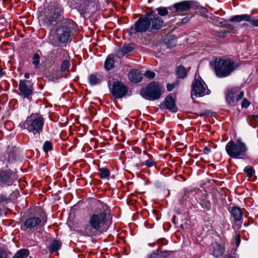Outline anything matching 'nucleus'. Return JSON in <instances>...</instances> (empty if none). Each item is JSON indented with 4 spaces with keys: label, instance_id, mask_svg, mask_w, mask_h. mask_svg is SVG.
<instances>
[{
    "label": "nucleus",
    "instance_id": "49530a36",
    "mask_svg": "<svg viewBox=\"0 0 258 258\" xmlns=\"http://www.w3.org/2000/svg\"><path fill=\"white\" fill-rule=\"evenodd\" d=\"M235 240H236V246H238L239 245L240 242V237L239 235L236 236Z\"/></svg>",
    "mask_w": 258,
    "mask_h": 258
},
{
    "label": "nucleus",
    "instance_id": "f8f14e48",
    "mask_svg": "<svg viewBox=\"0 0 258 258\" xmlns=\"http://www.w3.org/2000/svg\"><path fill=\"white\" fill-rule=\"evenodd\" d=\"M27 82L25 80H20L18 89L23 97L29 99L33 94V89L31 86L27 85Z\"/></svg>",
    "mask_w": 258,
    "mask_h": 258
},
{
    "label": "nucleus",
    "instance_id": "09e8293b",
    "mask_svg": "<svg viewBox=\"0 0 258 258\" xmlns=\"http://www.w3.org/2000/svg\"><path fill=\"white\" fill-rule=\"evenodd\" d=\"M226 33H227L226 31H221L220 32V34L218 35V36L221 37H224L225 36V35L226 34Z\"/></svg>",
    "mask_w": 258,
    "mask_h": 258
},
{
    "label": "nucleus",
    "instance_id": "8fccbe9b",
    "mask_svg": "<svg viewBox=\"0 0 258 258\" xmlns=\"http://www.w3.org/2000/svg\"><path fill=\"white\" fill-rule=\"evenodd\" d=\"M252 117L253 120L256 121L258 122V115H253L252 116Z\"/></svg>",
    "mask_w": 258,
    "mask_h": 258
},
{
    "label": "nucleus",
    "instance_id": "e433bc0d",
    "mask_svg": "<svg viewBox=\"0 0 258 258\" xmlns=\"http://www.w3.org/2000/svg\"><path fill=\"white\" fill-rule=\"evenodd\" d=\"M250 104V103L249 101L246 99H244L242 102L241 106L243 108H247L249 106Z\"/></svg>",
    "mask_w": 258,
    "mask_h": 258
},
{
    "label": "nucleus",
    "instance_id": "13d9d810",
    "mask_svg": "<svg viewBox=\"0 0 258 258\" xmlns=\"http://www.w3.org/2000/svg\"><path fill=\"white\" fill-rule=\"evenodd\" d=\"M204 114V113H202L201 114V115H203Z\"/></svg>",
    "mask_w": 258,
    "mask_h": 258
},
{
    "label": "nucleus",
    "instance_id": "b1692460",
    "mask_svg": "<svg viewBox=\"0 0 258 258\" xmlns=\"http://www.w3.org/2000/svg\"><path fill=\"white\" fill-rule=\"evenodd\" d=\"M176 74L177 78L181 79L185 78L187 75L185 68L182 65H180L177 68Z\"/></svg>",
    "mask_w": 258,
    "mask_h": 258
},
{
    "label": "nucleus",
    "instance_id": "603ef678",
    "mask_svg": "<svg viewBox=\"0 0 258 258\" xmlns=\"http://www.w3.org/2000/svg\"><path fill=\"white\" fill-rule=\"evenodd\" d=\"M201 10H202V13H206L207 12V9L205 8H202L201 9Z\"/></svg>",
    "mask_w": 258,
    "mask_h": 258
},
{
    "label": "nucleus",
    "instance_id": "79ce46f5",
    "mask_svg": "<svg viewBox=\"0 0 258 258\" xmlns=\"http://www.w3.org/2000/svg\"><path fill=\"white\" fill-rule=\"evenodd\" d=\"M191 18V16L190 17H186L185 18H183V19H182L181 20V23L182 24H185Z\"/></svg>",
    "mask_w": 258,
    "mask_h": 258
},
{
    "label": "nucleus",
    "instance_id": "a878e982",
    "mask_svg": "<svg viewBox=\"0 0 258 258\" xmlns=\"http://www.w3.org/2000/svg\"><path fill=\"white\" fill-rule=\"evenodd\" d=\"M61 245L60 243L57 240H54L50 244L49 250L50 252H54L59 249Z\"/></svg>",
    "mask_w": 258,
    "mask_h": 258
},
{
    "label": "nucleus",
    "instance_id": "4468645a",
    "mask_svg": "<svg viewBox=\"0 0 258 258\" xmlns=\"http://www.w3.org/2000/svg\"><path fill=\"white\" fill-rule=\"evenodd\" d=\"M41 222L38 217H31L27 219L24 222V225L21 227V229L26 231L27 229H32L38 225Z\"/></svg>",
    "mask_w": 258,
    "mask_h": 258
},
{
    "label": "nucleus",
    "instance_id": "7c9ffc66",
    "mask_svg": "<svg viewBox=\"0 0 258 258\" xmlns=\"http://www.w3.org/2000/svg\"><path fill=\"white\" fill-rule=\"evenodd\" d=\"M244 172L246 173L248 177H251L255 173L253 167L250 166H246L244 169Z\"/></svg>",
    "mask_w": 258,
    "mask_h": 258
},
{
    "label": "nucleus",
    "instance_id": "a19ab883",
    "mask_svg": "<svg viewBox=\"0 0 258 258\" xmlns=\"http://www.w3.org/2000/svg\"><path fill=\"white\" fill-rule=\"evenodd\" d=\"M161 256V255L160 254L157 252H153L149 258H160Z\"/></svg>",
    "mask_w": 258,
    "mask_h": 258
},
{
    "label": "nucleus",
    "instance_id": "c03bdc74",
    "mask_svg": "<svg viewBox=\"0 0 258 258\" xmlns=\"http://www.w3.org/2000/svg\"><path fill=\"white\" fill-rule=\"evenodd\" d=\"M211 150L207 147H205L203 149V152L205 154H209L211 152Z\"/></svg>",
    "mask_w": 258,
    "mask_h": 258
},
{
    "label": "nucleus",
    "instance_id": "0eeeda50",
    "mask_svg": "<svg viewBox=\"0 0 258 258\" xmlns=\"http://www.w3.org/2000/svg\"><path fill=\"white\" fill-rule=\"evenodd\" d=\"M142 93L149 99H158L161 95V88L158 83L152 82L147 86Z\"/></svg>",
    "mask_w": 258,
    "mask_h": 258
},
{
    "label": "nucleus",
    "instance_id": "9d476101",
    "mask_svg": "<svg viewBox=\"0 0 258 258\" xmlns=\"http://www.w3.org/2000/svg\"><path fill=\"white\" fill-rule=\"evenodd\" d=\"M244 96L243 92L241 91L239 94H236V89H232L227 91L226 101L230 105H235L237 102L242 99Z\"/></svg>",
    "mask_w": 258,
    "mask_h": 258
},
{
    "label": "nucleus",
    "instance_id": "412c9836",
    "mask_svg": "<svg viewBox=\"0 0 258 258\" xmlns=\"http://www.w3.org/2000/svg\"><path fill=\"white\" fill-rule=\"evenodd\" d=\"M133 47L128 44L124 45L123 46L117 51V54L119 57L123 56L125 54L133 51Z\"/></svg>",
    "mask_w": 258,
    "mask_h": 258
},
{
    "label": "nucleus",
    "instance_id": "4c0bfd02",
    "mask_svg": "<svg viewBox=\"0 0 258 258\" xmlns=\"http://www.w3.org/2000/svg\"><path fill=\"white\" fill-rule=\"evenodd\" d=\"M10 200V199L9 197L6 196L4 195H0V202L2 203L3 202H6Z\"/></svg>",
    "mask_w": 258,
    "mask_h": 258
},
{
    "label": "nucleus",
    "instance_id": "c756f323",
    "mask_svg": "<svg viewBox=\"0 0 258 258\" xmlns=\"http://www.w3.org/2000/svg\"><path fill=\"white\" fill-rule=\"evenodd\" d=\"M32 63L34 65L35 68L39 67L40 56L38 53H35L34 54L32 58Z\"/></svg>",
    "mask_w": 258,
    "mask_h": 258
},
{
    "label": "nucleus",
    "instance_id": "2f4dec72",
    "mask_svg": "<svg viewBox=\"0 0 258 258\" xmlns=\"http://www.w3.org/2000/svg\"><path fill=\"white\" fill-rule=\"evenodd\" d=\"M43 149L45 152L47 153L48 151L51 150L52 145L49 141H46L43 144Z\"/></svg>",
    "mask_w": 258,
    "mask_h": 258
},
{
    "label": "nucleus",
    "instance_id": "7ed1b4c3",
    "mask_svg": "<svg viewBox=\"0 0 258 258\" xmlns=\"http://www.w3.org/2000/svg\"><path fill=\"white\" fill-rule=\"evenodd\" d=\"M235 62L230 59L216 58L214 61V70L216 76L224 78L229 76L236 68Z\"/></svg>",
    "mask_w": 258,
    "mask_h": 258
},
{
    "label": "nucleus",
    "instance_id": "f257e3e1",
    "mask_svg": "<svg viewBox=\"0 0 258 258\" xmlns=\"http://www.w3.org/2000/svg\"><path fill=\"white\" fill-rule=\"evenodd\" d=\"M164 25L163 19L155 14L153 10L140 18L129 30V34L145 32H154L161 29Z\"/></svg>",
    "mask_w": 258,
    "mask_h": 258
},
{
    "label": "nucleus",
    "instance_id": "58836bf2",
    "mask_svg": "<svg viewBox=\"0 0 258 258\" xmlns=\"http://www.w3.org/2000/svg\"><path fill=\"white\" fill-rule=\"evenodd\" d=\"M7 251L3 249H0V258H7Z\"/></svg>",
    "mask_w": 258,
    "mask_h": 258
},
{
    "label": "nucleus",
    "instance_id": "39448f33",
    "mask_svg": "<svg viewBox=\"0 0 258 258\" xmlns=\"http://www.w3.org/2000/svg\"><path fill=\"white\" fill-rule=\"evenodd\" d=\"M210 93L209 90L208 89L207 85L201 79V77L198 78L195 77L194 81L192 83V90L191 97L194 99V97H202Z\"/></svg>",
    "mask_w": 258,
    "mask_h": 258
},
{
    "label": "nucleus",
    "instance_id": "5fc2aeb1",
    "mask_svg": "<svg viewBox=\"0 0 258 258\" xmlns=\"http://www.w3.org/2000/svg\"><path fill=\"white\" fill-rule=\"evenodd\" d=\"M3 75V71L2 68L0 67V76H2Z\"/></svg>",
    "mask_w": 258,
    "mask_h": 258
},
{
    "label": "nucleus",
    "instance_id": "de8ad7c7",
    "mask_svg": "<svg viewBox=\"0 0 258 258\" xmlns=\"http://www.w3.org/2000/svg\"><path fill=\"white\" fill-rule=\"evenodd\" d=\"M68 58H69L70 59L69 56L67 57L66 56V64H65L66 70H67V69H68L69 67V64L70 63V62L68 61Z\"/></svg>",
    "mask_w": 258,
    "mask_h": 258
},
{
    "label": "nucleus",
    "instance_id": "37998d69",
    "mask_svg": "<svg viewBox=\"0 0 258 258\" xmlns=\"http://www.w3.org/2000/svg\"><path fill=\"white\" fill-rule=\"evenodd\" d=\"M224 258H236V254L235 253H229L225 256Z\"/></svg>",
    "mask_w": 258,
    "mask_h": 258
},
{
    "label": "nucleus",
    "instance_id": "6e6552de",
    "mask_svg": "<svg viewBox=\"0 0 258 258\" xmlns=\"http://www.w3.org/2000/svg\"><path fill=\"white\" fill-rule=\"evenodd\" d=\"M128 88L121 82L113 83L111 93L115 98H121L126 94Z\"/></svg>",
    "mask_w": 258,
    "mask_h": 258
},
{
    "label": "nucleus",
    "instance_id": "6e6d98bb",
    "mask_svg": "<svg viewBox=\"0 0 258 258\" xmlns=\"http://www.w3.org/2000/svg\"><path fill=\"white\" fill-rule=\"evenodd\" d=\"M103 207L104 208L105 207V209L107 208V206L106 205L103 206Z\"/></svg>",
    "mask_w": 258,
    "mask_h": 258
},
{
    "label": "nucleus",
    "instance_id": "20e7f679",
    "mask_svg": "<svg viewBox=\"0 0 258 258\" xmlns=\"http://www.w3.org/2000/svg\"><path fill=\"white\" fill-rule=\"evenodd\" d=\"M225 149L228 155L235 159L243 158L247 151L246 147L241 139L237 140V143L231 141L226 145Z\"/></svg>",
    "mask_w": 258,
    "mask_h": 258
},
{
    "label": "nucleus",
    "instance_id": "f03ea898",
    "mask_svg": "<svg viewBox=\"0 0 258 258\" xmlns=\"http://www.w3.org/2000/svg\"><path fill=\"white\" fill-rule=\"evenodd\" d=\"M43 124L42 116L39 114L33 113L28 116L24 121L20 122L19 126L21 130L26 129L35 135L42 131Z\"/></svg>",
    "mask_w": 258,
    "mask_h": 258
},
{
    "label": "nucleus",
    "instance_id": "3c124183",
    "mask_svg": "<svg viewBox=\"0 0 258 258\" xmlns=\"http://www.w3.org/2000/svg\"><path fill=\"white\" fill-rule=\"evenodd\" d=\"M24 77L25 79H29V74L25 73L24 75Z\"/></svg>",
    "mask_w": 258,
    "mask_h": 258
},
{
    "label": "nucleus",
    "instance_id": "ddd939ff",
    "mask_svg": "<svg viewBox=\"0 0 258 258\" xmlns=\"http://www.w3.org/2000/svg\"><path fill=\"white\" fill-rule=\"evenodd\" d=\"M190 8V4L188 2L184 1L176 3L169 8L173 13L182 12L188 10Z\"/></svg>",
    "mask_w": 258,
    "mask_h": 258
},
{
    "label": "nucleus",
    "instance_id": "f704fd0d",
    "mask_svg": "<svg viewBox=\"0 0 258 258\" xmlns=\"http://www.w3.org/2000/svg\"><path fill=\"white\" fill-rule=\"evenodd\" d=\"M249 20L247 21V22H249L250 24L254 26L258 27V20L257 19H252L251 17L249 16Z\"/></svg>",
    "mask_w": 258,
    "mask_h": 258
},
{
    "label": "nucleus",
    "instance_id": "2eb2a0df",
    "mask_svg": "<svg viewBox=\"0 0 258 258\" xmlns=\"http://www.w3.org/2000/svg\"><path fill=\"white\" fill-rule=\"evenodd\" d=\"M63 13V8L56 7L54 11L52 16L50 17V22H57L60 21L63 18L62 14Z\"/></svg>",
    "mask_w": 258,
    "mask_h": 258
},
{
    "label": "nucleus",
    "instance_id": "c9c22d12",
    "mask_svg": "<svg viewBox=\"0 0 258 258\" xmlns=\"http://www.w3.org/2000/svg\"><path fill=\"white\" fill-rule=\"evenodd\" d=\"M155 164V162L152 159H150L145 161V165L147 167H152Z\"/></svg>",
    "mask_w": 258,
    "mask_h": 258
},
{
    "label": "nucleus",
    "instance_id": "9b49d317",
    "mask_svg": "<svg viewBox=\"0 0 258 258\" xmlns=\"http://www.w3.org/2000/svg\"><path fill=\"white\" fill-rule=\"evenodd\" d=\"M17 179L16 174L11 171H4L0 173V180L1 182L8 185L12 184L15 180Z\"/></svg>",
    "mask_w": 258,
    "mask_h": 258
},
{
    "label": "nucleus",
    "instance_id": "cd10ccee",
    "mask_svg": "<svg viewBox=\"0 0 258 258\" xmlns=\"http://www.w3.org/2000/svg\"><path fill=\"white\" fill-rule=\"evenodd\" d=\"M99 175L101 178H107L110 176V172L106 168H101L99 169Z\"/></svg>",
    "mask_w": 258,
    "mask_h": 258
},
{
    "label": "nucleus",
    "instance_id": "1a4fd4ad",
    "mask_svg": "<svg viewBox=\"0 0 258 258\" xmlns=\"http://www.w3.org/2000/svg\"><path fill=\"white\" fill-rule=\"evenodd\" d=\"M51 43L54 46H59L60 43L64 42V26L63 25L57 27L55 32L52 36Z\"/></svg>",
    "mask_w": 258,
    "mask_h": 258
},
{
    "label": "nucleus",
    "instance_id": "6ab92c4d",
    "mask_svg": "<svg viewBox=\"0 0 258 258\" xmlns=\"http://www.w3.org/2000/svg\"><path fill=\"white\" fill-rule=\"evenodd\" d=\"M224 249L223 246L219 244L218 243H215L213 246V254L216 257L221 256L223 252Z\"/></svg>",
    "mask_w": 258,
    "mask_h": 258
},
{
    "label": "nucleus",
    "instance_id": "dca6fc26",
    "mask_svg": "<svg viewBox=\"0 0 258 258\" xmlns=\"http://www.w3.org/2000/svg\"><path fill=\"white\" fill-rule=\"evenodd\" d=\"M142 75L137 70H132L128 73L129 80L135 83L140 82L142 80Z\"/></svg>",
    "mask_w": 258,
    "mask_h": 258
},
{
    "label": "nucleus",
    "instance_id": "a18cd8bd",
    "mask_svg": "<svg viewBox=\"0 0 258 258\" xmlns=\"http://www.w3.org/2000/svg\"><path fill=\"white\" fill-rule=\"evenodd\" d=\"M158 243L160 244L166 245L167 243L166 240L164 239H161L158 240Z\"/></svg>",
    "mask_w": 258,
    "mask_h": 258
},
{
    "label": "nucleus",
    "instance_id": "393cba45",
    "mask_svg": "<svg viewBox=\"0 0 258 258\" xmlns=\"http://www.w3.org/2000/svg\"><path fill=\"white\" fill-rule=\"evenodd\" d=\"M29 254V251L27 249H21L18 251L13 258H26Z\"/></svg>",
    "mask_w": 258,
    "mask_h": 258
},
{
    "label": "nucleus",
    "instance_id": "4be33fe9",
    "mask_svg": "<svg viewBox=\"0 0 258 258\" xmlns=\"http://www.w3.org/2000/svg\"><path fill=\"white\" fill-rule=\"evenodd\" d=\"M88 81L91 85L94 86L99 84L101 79L100 76L97 74H91L88 76Z\"/></svg>",
    "mask_w": 258,
    "mask_h": 258
},
{
    "label": "nucleus",
    "instance_id": "aec40b11",
    "mask_svg": "<svg viewBox=\"0 0 258 258\" xmlns=\"http://www.w3.org/2000/svg\"><path fill=\"white\" fill-rule=\"evenodd\" d=\"M232 215L234 219L237 221H240L242 218V212L240 208L237 207H233L231 211Z\"/></svg>",
    "mask_w": 258,
    "mask_h": 258
},
{
    "label": "nucleus",
    "instance_id": "5701e85b",
    "mask_svg": "<svg viewBox=\"0 0 258 258\" xmlns=\"http://www.w3.org/2000/svg\"><path fill=\"white\" fill-rule=\"evenodd\" d=\"M249 15H247V14H244V15L233 16L231 18L230 20L232 22H240L242 21H248V20H249Z\"/></svg>",
    "mask_w": 258,
    "mask_h": 258
},
{
    "label": "nucleus",
    "instance_id": "4d7b16f0",
    "mask_svg": "<svg viewBox=\"0 0 258 258\" xmlns=\"http://www.w3.org/2000/svg\"><path fill=\"white\" fill-rule=\"evenodd\" d=\"M243 26H247V24H243Z\"/></svg>",
    "mask_w": 258,
    "mask_h": 258
},
{
    "label": "nucleus",
    "instance_id": "473e14b6",
    "mask_svg": "<svg viewBox=\"0 0 258 258\" xmlns=\"http://www.w3.org/2000/svg\"><path fill=\"white\" fill-rule=\"evenodd\" d=\"M144 76L149 79H152L155 77V74L153 72L147 71L144 73Z\"/></svg>",
    "mask_w": 258,
    "mask_h": 258
},
{
    "label": "nucleus",
    "instance_id": "f3484780",
    "mask_svg": "<svg viewBox=\"0 0 258 258\" xmlns=\"http://www.w3.org/2000/svg\"><path fill=\"white\" fill-rule=\"evenodd\" d=\"M76 25L71 20L66 21V37L73 35L76 30Z\"/></svg>",
    "mask_w": 258,
    "mask_h": 258
},
{
    "label": "nucleus",
    "instance_id": "bb28decb",
    "mask_svg": "<svg viewBox=\"0 0 258 258\" xmlns=\"http://www.w3.org/2000/svg\"><path fill=\"white\" fill-rule=\"evenodd\" d=\"M114 63V59L110 58L107 57L104 63V67L106 70H110L113 67Z\"/></svg>",
    "mask_w": 258,
    "mask_h": 258
},
{
    "label": "nucleus",
    "instance_id": "864d4df0",
    "mask_svg": "<svg viewBox=\"0 0 258 258\" xmlns=\"http://www.w3.org/2000/svg\"><path fill=\"white\" fill-rule=\"evenodd\" d=\"M63 65H64V60L62 61L61 64V70L63 71Z\"/></svg>",
    "mask_w": 258,
    "mask_h": 258
},
{
    "label": "nucleus",
    "instance_id": "a211bd4d",
    "mask_svg": "<svg viewBox=\"0 0 258 258\" xmlns=\"http://www.w3.org/2000/svg\"><path fill=\"white\" fill-rule=\"evenodd\" d=\"M175 106V101L171 96H167L165 100L164 104L161 105V108H167L169 110L174 109Z\"/></svg>",
    "mask_w": 258,
    "mask_h": 258
},
{
    "label": "nucleus",
    "instance_id": "423d86ee",
    "mask_svg": "<svg viewBox=\"0 0 258 258\" xmlns=\"http://www.w3.org/2000/svg\"><path fill=\"white\" fill-rule=\"evenodd\" d=\"M107 213L106 210L104 209L103 212L94 213L90 218L89 223L92 229L99 230L106 223Z\"/></svg>",
    "mask_w": 258,
    "mask_h": 258
},
{
    "label": "nucleus",
    "instance_id": "72a5a7b5",
    "mask_svg": "<svg viewBox=\"0 0 258 258\" xmlns=\"http://www.w3.org/2000/svg\"><path fill=\"white\" fill-rule=\"evenodd\" d=\"M178 85V81L175 82L174 83L168 84L167 85V89L168 91H171L176 86Z\"/></svg>",
    "mask_w": 258,
    "mask_h": 258
},
{
    "label": "nucleus",
    "instance_id": "ea45409f",
    "mask_svg": "<svg viewBox=\"0 0 258 258\" xmlns=\"http://www.w3.org/2000/svg\"><path fill=\"white\" fill-rule=\"evenodd\" d=\"M201 206L207 209H210L211 208V204L209 201L206 202L205 203L201 204Z\"/></svg>",
    "mask_w": 258,
    "mask_h": 258
},
{
    "label": "nucleus",
    "instance_id": "c85d7f7f",
    "mask_svg": "<svg viewBox=\"0 0 258 258\" xmlns=\"http://www.w3.org/2000/svg\"><path fill=\"white\" fill-rule=\"evenodd\" d=\"M156 11L158 12V15L161 16H165L168 14L167 8L163 7L156 8Z\"/></svg>",
    "mask_w": 258,
    "mask_h": 258
}]
</instances>
